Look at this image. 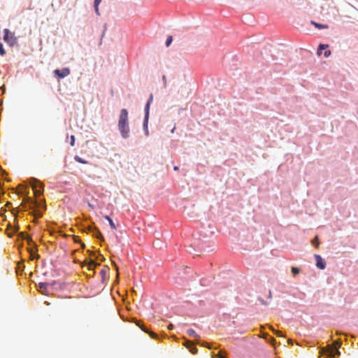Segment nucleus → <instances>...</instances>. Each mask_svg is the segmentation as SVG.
Here are the masks:
<instances>
[{
  "label": "nucleus",
  "instance_id": "1",
  "mask_svg": "<svg viewBox=\"0 0 358 358\" xmlns=\"http://www.w3.org/2000/svg\"><path fill=\"white\" fill-rule=\"evenodd\" d=\"M117 126L121 136L124 139L128 138L129 137L128 111L125 108L120 110Z\"/></svg>",
  "mask_w": 358,
  "mask_h": 358
},
{
  "label": "nucleus",
  "instance_id": "2",
  "mask_svg": "<svg viewBox=\"0 0 358 358\" xmlns=\"http://www.w3.org/2000/svg\"><path fill=\"white\" fill-rule=\"evenodd\" d=\"M153 101V95L152 94H150L149 96V98L148 99L145 105L144 108V119H143V130L145 131V134L146 136L148 135V120L150 116V105Z\"/></svg>",
  "mask_w": 358,
  "mask_h": 358
},
{
  "label": "nucleus",
  "instance_id": "3",
  "mask_svg": "<svg viewBox=\"0 0 358 358\" xmlns=\"http://www.w3.org/2000/svg\"><path fill=\"white\" fill-rule=\"evenodd\" d=\"M3 41L9 45L10 47H13L17 43V39L15 37L14 33H13L8 29H4L3 31Z\"/></svg>",
  "mask_w": 358,
  "mask_h": 358
},
{
  "label": "nucleus",
  "instance_id": "4",
  "mask_svg": "<svg viewBox=\"0 0 358 358\" xmlns=\"http://www.w3.org/2000/svg\"><path fill=\"white\" fill-rule=\"evenodd\" d=\"M322 354L327 356V358H334L336 355H340V352L337 347L329 346L322 350Z\"/></svg>",
  "mask_w": 358,
  "mask_h": 358
},
{
  "label": "nucleus",
  "instance_id": "5",
  "mask_svg": "<svg viewBox=\"0 0 358 358\" xmlns=\"http://www.w3.org/2000/svg\"><path fill=\"white\" fill-rule=\"evenodd\" d=\"M30 184L32 187V189L34 192V194L36 196H38L42 194L43 190V187L42 183L39 180H38L36 178H31Z\"/></svg>",
  "mask_w": 358,
  "mask_h": 358
},
{
  "label": "nucleus",
  "instance_id": "6",
  "mask_svg": "<svg viewBox=\"0 0 358 358\" xmlns=\"http://www.w3.org/2000/svg\"><path fill=\"white\" fill-rule=\"evenodd\" d=\"M71 73L70 69L69 67H64L62 69H56L53 71V75L57 79H63L67 76H69Z\"/></svg>",
  "mask_w": 358,
  "mask_h": 358
},
{
  "label": "nucleus",
  "instance_id": "7",
  "mask_svg": "<svg viewBox=\"0 0 358 358\" xmlns=\"http://www.w3.org/2000/svg\"><path fill=\"white\" fill-rule=\"evenodd\" d=\"M314 257L316 261V266L320 269H324L326 267V263L322 257L319 255H315Z\"/></svg>",
  "mask_w": 358,
  "mask_h": 358
},
{
  "label": "nucleus",
  "instance_id": "8",
  "mask_svg": "<svg viewBox=\"0 0 358 358\" xmlns=\"http://www.w3.org/2000/svg\"><path fill=\"white\" fill-rule=\"evenodd\" d=\"M27 203H29V208H33V206H35L36 202L33 201L30 197H26L24 199L22 203V206L26 208L27 207Z\"/></svg>",
  "mask_w": 358,
  "mask_h": 358
},
{
  "label": "nucleus",
  "instance_id": "9",
  "mask_svg": "<svg viewBox=\"0 0 358 358\" xmlns=\"http://www.w3.org/2000/svg\"><path fill=\"white\" fill-rule=\"evenodd\" d=\"M328 48V45L327 44H320L318 48H317V54L318 55H321L322 54V52L324 50H327V48Z\"/></svg>",
  "mask_w": 358,
  "mask_h": 358
},
{
  "label": "nucleus",
  "instance_id": "10",
  "mask_svg": "<svg viewBox=\"0 0 358 358\" xmlns=\"http://www.w3.org/2000/svg\"><path fill=\"white\" fill-rule=\"evenodd\" d=\"M48 287V284L45 282H41L38 284V289L42 294H46L45 291Z\"/></svg>",
  "mask_w": 358,
  "mask_h": 358
},
{
  "label": "nucleus",
  "instance_id": "11",
  "mask_svg": "<svg viewBox=\"0 0 358 358\" xmlns=\"http://www.w3.org/2000/svg\"><path fill=\"white\" fill-rule=\"evenodd\" d=\"M311 24H313L315 26V27L318 29H323L328 28L327 24H320V23H318V22H314V21H311Z\"/></svg>",
  "mask_w": 358,
  "mask_h": 358
},
{
  "label": "nucleus",
  "instance_id": "12",
  "mask_svg": "<svg viewBox=\"0 0 358 358\" xmlns=\"http://www.w3.org/2000/svg\"><path fill=\"white\" fill-rule=\"evenodd\" d=\"M136 324L144 331V332H146V333H148L150 334V336L152 338H155L157 337V335L154 333V332H152V331H148V330L144 327V326H141L138 323H136Z\"/></svg>",
  "mask_w": 358,
  "mask_h": 358
},
{
  "label": "nucleus",
  "instance_id": "13",
  "mask_svg": "<svg viewBox=\"0 0 358 358\" xmlns=\"http://www.w3.org/2000/svg\"><path fill=\"white\" fill-rule=\"evenodd\" d=\"M104 218L108 221L109 224L112 229L115 230L117 229L116 225L115 224L114 222L108 215H105Z\"/></svg>",
  "mask_w": 358,
  "mask_h": 358
},
{
  "label": "nucleus",
  "instance_id": "14",
  "mask_svg": "<svg viewBox=\"0 0 358 358\" xmlns=\"http://www.w3.org/2000/svg\"><path fill=\"white\" fill-rule=\"evenodd\" d=\"M187 333L189 336L192 338H199V336L196 334V332L192 329H189L187 331Z\"/></svg>",
  "mask_w": 358,
  "mask_h": 358
},
{
  "label": "nucleus",
  "instance_id": "15",
  "mask_svg": "<svg viewBox=\"0 0 358 358\" xmlns=\"http://www.w3.org/2000/svg\"><path fill=\"white\" fill-rule=\"evenodd\" d=\"M94 236H96V238L103 241V236H102L101 231L97 229H94Z\"/></svg>",
  "mask_w": 358,
  "mask_h": 358
},
{
  "label": "nucleus",
  "instance_id": "16",
  "mask_svg": "<svg viewBox=\"0 0 358 358\" xmlns=\"http://www.w3.org/2000/svg\"><path fill=\"white\" fill-rule=\"evenodd\" d=\"M188 343H189L191 345V348H189V351L192 353V354H196L197 353V348L194 346V343L192 342H189Z\"/></svg>",
  "mask_w": 358,
  "mask_h": 358
},
{
  "label": "nucleus",
  "instance_id": "17",
  "mask_svg": "<svg viewBox=\"0 0 358 358\" xmlns=\"http://www.w3.org/2000/svg\"><path fill=\"white\" fill-rule=\"evenodd\" d=\"M173 42V36H169L166 40L165 45L166 47H169Z\"/></svg>",
  "mask_w": 358,
  "mask_h": 358
},
{
  "label": "nucleus",
  "instance_id": "18",
  "mask_svg": "<svg viewBox=\"0 0 358 358\" xmlns=\"http://www.w3.org/2000/svg\"><path fill=\"white\" fill-rule=\"evenodd\" d=\"M98 264L96 263H95L94 261H90L89 263H88V269L89 270H92L93 269L94 267H96Z\"/></svg>",
  "mask_w": 358,
  "mask_h": 358
},
{
  "label": "nucleus",
  "instance_id": "19",
  "mask_svg": "<svg viewBox=\"0 0 358 358\" xmlns=\"http://www.w3.org/2000/svg\"><path fill=\"white\" fill-rule=\"evenodd\" d=\"M106 29H107V25H106V24H104V25H103V33H102L101 36V40L99 41V45L102 44V38H103V37L105 35V32H106Z\"/></svg>",
  "mask_w": 358,
  "mask_h": 358
},
{
  "label": "nucleus",
  "instance_id": "20",
  "mask_svg": "<svg viewBox=\"0 0 358 358\" xmlns=\"http://www.w3.org/2000/svg\"><path fill=\"white\" fill-rule=\"evenodd\" d=\"M0 55L1 56H3L6 55V50H5L3 45L1 43H0Z\"/></svg>",
  "mask_w": 358,
  "mask_h": 358
},
{
  "label": "nucleus",
  "instance_id": "21",
  "mask_svg": "<svg viewBox=\"0 0 358 358\" xmlns=\"http://www.w3.org/2000/svg\"><path fill=\"white\" fill-rule=\"evenodd\" d=\"M312 244L315 245L316 247H318L319 242H318V237L316 236L315 238L312 241Z\"/></svg>",
  "mask_w": 358,
  "mask_h": 358
},
{
  "label": "nucleus",
  "instance_id": "22",
  "mask_svg": "<svg viewBox=\"0 0 358 358\" xmlns=\"http://www.w3.org/2000/svg\"><path fill=\"white\" fill-rule=\"evenodd\" d=\"M162 79V81H163V86H164V88H166V86H167L166 76L163 75Z\"/></svg>",
  "mask_w": 358,
  "mask_h": 358
},
{
  "label": "nucleus",
  "instance_id": "23",
  "mask_svg": "<svg viewBox=\"0 0 358 358\" xmlns=\"http://www.w3.org/2000/svg\"><path fill=\"white\" fill-rule=\"evenodd\" d=\"M292 272L294 275H296L299 273V269L298 268H296V267H292Z\"/></svg>",
  "mask_w": 358,
  "mask_h": 358
},
{
  "label": "nucleus",
  "instance_id": "24",
  "mask_svg": "<svg viewBox=\"0 0 358 358\" xmlns=\"http://www.w3.org/2000/svg\"><path fill=\"white\" fill-rule=\"evenodd\" d=\"M75 144V136L71 135L70 137V145L71 146H73Z\"/></svg>",
  "mask_w": 358,
  "mask_h": 358
},
{
  "label": "nucleus",
  "instance_id": "25",
  "mask_svg": "<svg viewBox=\"0 0 358 358\" xmlns=\"http://www.w3.org/2000/svg\"><path fill=\"white\" fill-rule=\"evenodd\" d=\"M330 55H331V51H330V50H326L324 51V57H326V58L329 57L330 56Z\"/></svg>",
  "mask_w": 358,
  "mask_h": 358
},
{
  "label": "nucleus",
  "instance_id": "26",
  "mask_svg": "<svg viewBox=\"0 0 358 358\" xmlns=\"http://www.w3.org/2000/svg\"><path fill=\"white\" fill-rule=\"evenodd\" d=\"M101 2V0H94V7H98Z\"/></svg>",
  "mask_w": 358,
  "mask_h": 358
},
{
  "label": "nucleus",
  "instance_id": "27",
  "mask_svg": "<svg viewBox=\"0 0 358 358\" xmlns=\"http://www.w3.org/2000/svg\"><path fill=\"white\" fill-rule=\"evenodd\" d=\"M34 214L35 216H38V217L42 216V213L41 212H39L38 210H34Z\"/></svg>",
  "mask_w": 358,
  "mask_h": 358
},
{
  "label": "nucleus",
  "instance_id": "28",
  "mask_svg": "<svg viewBox=\"0 0 358 358\" xmlns=\"http://www.w3.org/2000/svg\"><path fill=\"white\" fill-rule=\"evenodd\" d=\"M76 159V161H78V162L80 163H82V164H86L87 162L83 160V158H75Z\"/></svg>",
  "mask_w": 358,
  "mask_h": 358
},
{
  "label": "nucleus",
  "instance_id": "29",
  "mask_svg": "<svg viewBox=\"0 0 358 358\" xmlns=\"http://www.w3.org/2000/svg\"><path fill=\"white\" fill-rule=\"evenodd\" d=\"M341 343L339 342V341H336L334 343V347H337L338 348H340Z\"/></svg>",
  "mask_w": 358,
  "mask_h": 358
},
{
  "label": "nucleus",
  "instance_id": "30",
  "mask_svg": "<svg viewBox=\"0 0 358 358\" xmlns=\"http://www.w3.org/2000/svg\"><path fill=\"white\" fill-rule=\"evenodd\" d=\"M108 268H106V269H102L101 271H100V273L102 275H104L107 271Z\"/></svg>",
  "mask_w": 358,
  "mask_h": 358
},
{
  "label": "nucleus",
  "instance_id": "31",
  "mask_svg": "<svg viewBox=\"0 0 358 358\" xmlns=\"http://www.w3.org/2000/svg\"><path fill=\"white\" fill-rule=\"evenodd\" d=\"M27 240V241L29 242V243H31L32 242V240L31 238V237H29V236H26V237L24 238Z\"/></svg>",
  "mask_w": 358,
  "mask_h": 358
},
{
  "label": "nucleus",
  "instance_id": "32",
  "mask_svg": "<svg viewBox=\"0 0 358 358\" xmlns=\"http://www.w3.org/2000/svg\"><path fill=\"white\" fill-rule=\"evenodd\" d=\"M275 334L278 336H282V334L280 331H274Z\"/></svg>",
  "mask_w": 358,
  "mask_h": 358
},
{
  "label": "nucleus",
  "instance_id": "33",
  "mask_svg": "<svg viewBox=\"0 0 358 358\" xmlns=\"http://www.w3.org/2000/svg\"><path fill=\"white\" fill-rule=\"evenodd\" d=\"M275 334L278 336H282V334L280 331H274Z\"/></svg>",
  "mask_w": 358,
  "mask_h": 358
},
{
  "label": "nucleus",
  "instance_id": "34",
  "mask_svg": "<svg viewBox=\"0 0 358 358\" xmlns=\"http://www.w3.org/2000/svg\"><path fill=\"white\" fill-rule=\"evenodd\" d=\"M189 342H190V341H188L186 342L185 346H186V348L189 349L191 348V345L189 343H188Z\"/></svg>",
  "mask_w": 358,
  "mask_h": 358
},
{
  "label": "nucleus",
  "instance_id": "35",
  "mask_svg": "<svg viewBox=\"0 0 358 358\" xmlns=\"http://www.w3.org/2000/svg\"><path fill=\"white\" fill-rule=\"evenodd\" d=\"M94 10L96 12V13L97 15H99V6L98 7H94Z\"/></svg>",
  "mask_w": 358,
  "mask_h": 358
},
{
  "label": "nucleus",
  "instance_id": "36",
  "mask_svg": "<svg viewBox=\"0 0 358 358\" xmlns=\"http://www.w3.org/2000/svg\"><path fill=\"white\" fill-rule=\"evenodd\" d=\"M173 328V325L172 324H170L169 326H168V329L171 330Z\"/></svg>",
  "mask_w": 358,
  "mask_h": 358
},
{
  "label": "nucleus",
  "instance_id": "37",
  "mask_svg": "<svg viewBox=\"0 0 358 358\" xmlns=\"http://www.w3.org/2000/svg\"><path fill=\"white\" fill-rule=\"evenodd\" d=\"M268 298H269V299H271V298H272V292H271V290H269V292H268Z\"/></svg>",
  "mask_w": 358,
  "mask_h": 358
},
{
  "label": "nucleus",
  "instance_id": "38",
  "mask_svg": "<svg viewBox=\"0 0 358 358\" xmlns=\"http://www.w3.org/2000/svg\"><path fill=\"white\" fill-rule=\"evenodd\" d=\"M260 301H261V302H262L264 305H266V303H265V302L264 301V300L261 299Z\"/></svg>",
  "mask_w": 358,
  "mask_h": 358
},
{
  "label": "nucleus",
  "instance_id": "39",
  "mask_svg": "<svg viewBox=\"0 0 358 358\" xmlns=\"http://www.w3.org/2000/svg\"><path fill=\"white\" fill-rule=\"evenodd\" d=\"M173 169H174V170H178V166H174Z\"/></svg>",
  "mask_w": 358,
  "mask_h": 358
},
{
  "label": "nucleus",
  "instance_id": "40",
  "mask_svg": "<svg viewBox=\"0 0 358 358\" xmlns=\"http://www.w3.org/2000/svg\"><path fill=\"white\" fill-rule=\"evenodd\" d=\"M85 244H84V243H82V247H83V248H85Z\"/></svg>",
  "mask_w": 358,
  "mask_h": 358
}]
</instances>
